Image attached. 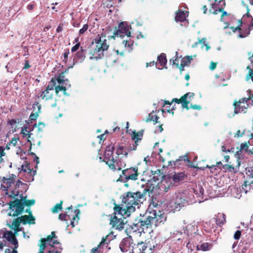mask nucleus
<instances>
[{
  "mask_svg": "<svg viewBox=\"0 0 253 253\" xmlns=\"http://www.w3.org/2000/svg\"><path fill=\"white\" fill-rule=\"evenodd\" d=\"M146 191L144 190L143 193L140 192H128L123 198L122 202L125 204L122 207L116 205L114 207V212L113 215H109L110 221H120L128 217L131 212L134 211L135 206L142 203L143 196L146 194Z\"/></svg>",
  "mask_w": 253,
  "mask_h": 253,
  "instance_id": "obj_1",
  "label": "nucleus"
},
{
  "mask_svg": "<svg viewBox=\"0 0 253 253\" xmlns=\"http://www.w3.org/2000/svg\"><path fill=\"white\" fill-rule=\"evenodd\" d=\"M24 185L20 180H16V176L10 174L6 177H3L1 180V189L5 192V194L8 198L16 199L18 196L22 199L23 198L20 193L19 188Z\"/></svg>",
  "mask_w": 253,
  "mask_h": 253,
  "instance_id": "obj_2",
  "label": "nucleus"
},
{
  "mask_svg": "<svg viewBox=\"0 0 253 253\" xmlns=\"http://www.w3.org/2000/svg\"><path fill=\"white\" fill-rule=\"evenodd\" d=\"M108 47L109 44L107 42L106 36L103 33L98 34L92 42L90 58L96 60L101 59L104 56L103 52Z\"/></svg>",
  "mask_w": 253,
  "mask_h": 253,
  "instance_id": "obj_3",
  "label": "nucleus"
},
{
  "mask_svg": "<svg viewBox=\"0 0 253 253\" xmlns=\"http://www.w3.org/2000/svg\"><path fill=\"white\" fill-rule=\"evenodd\" d=\"M186 200L185 199L184 195L181 193H176L172 197L169 205L171 208V211L174 212L175 211H179L180 209L184 206L186 203Z\"/></svg>",
  "mask_w": 253,
  "mask_h": 253,
  "instance_id": "obj_4",
  "label": "nucleus"
},
{
  "mask_svg": "<svg viewBox=\"0 0 253 253\" xmlns=\"http://www.w3.org/2000/svg\"><path fill=\"white\" fill-rule=\"evenodd\" d=\"M65 213H61L59 215V219L61 220L71 221H78L80 220L81 212L79 209L73 210L72 206L67 208Z\"/></svg>",
  "mask_w": 253,
  "mask_h": 253,
  "instance_id": "obj_5",
  "label": "nucleus"
},
{
  "mask_svg": "<svg viewBox=\"0 0 253 253\" xmlns=\"http://www.w3.org/2000/svg\"><path fill=\"white\" fill-rule=\"evenodd\" d=\"M248 97H244L239 101L236 102L234 103L235 106L234 113L238 114L239 113L244 112L245 113L249 106L248 101H249L252 97V91L251 90H248Z\"/></svg>",
  "mask_w": 253,
  "mask_h": 253,
  "instance_id": "obj_6",
  "label": "nucleus"
},
{
  "mask_svg": "<svg viewBox=\"0 0 253 253\" xmlns=\"http://www.w3.org/2000/svg\"><path fill=\"white\" fill-rule=\"evenodd\" d=\"M9 216H16L20 214L24 210V206L22 202V199L15 200L9 202Z\"/></svg>",
  "mask_w": 253,
  "mask_h": 253,
  "instance_id": "obj_7",
  "label": "nucleus"
},
{
  "mask_svg": "<svg viewBox=\"0 0 253 253\" xmlns=\"http://www.w3.org/2000/svg\"><path fill=\"white\" fill-rule=\"evenodd\" d=\"M135 245L133 242L132 237L128 236L122 240L119 247L122 252H129V253H131V252H133V247Z\"/></svg>",
  "mask_w": 253,
  "mask_h": 253,
  "instance_id": "obj_8",
  "label": "nucleus"
},
{
  "mask_svg": "<svg viewBox=\"0 0 253 253\" xmlns=\"http://www.w3.org/2000/svg\"><path fill=\"white\" fill-rule=\"evenodd\" d=\"M129 28L126 22H121L119 25L118 29L114 33L113 37H120L123 38L125 36H126L128 38L130 37L131 33Z\"/></svg>",
  "mask_w": 253,
  "mask_h": 253,
  "instance_id": "obj_9",
  "label": "nucleus"
},
{
  "mask_svg": "<svg viewBox=\"0 0 253 253\" xmlns=\"http://www.w3.org/2000/svg\"><path fill=\"white\" fill-rule=\"evenodd\" d=\"M193 59L192 56H187L183 57L181 60L180 65H179V59L177 57H175L170 60V62L172 63L176 68H178L180 71H183L185 66H187L191 62Z\"/></svg>",
  "mask_w": 253,
  "mask_h": 253,
  "instance_id": "obj_10",
  "label": "nucleus"
},
{
  "mask_svg": "<svg viewBox=\"0 0 253 253\" xmlns=\"http://www.w3.org/2000/svg\"><path fill=\"white\" fill-rule=\"evenodd\" d=\"M137 246L139 247V250L141 252V253H153L156 249H159V246L156 245H152L150 241L144 243L141 242L138 243Z\"/></svg>",
  "mask_w": 253,
  "mask_h": 253,
  "instance_id": "obj_11",
  "label": "nucleus"
},
{
  "mask_svg": "<svg viewBox=\"0 0 253 253\" xmlns=\"http://www.w3.org/2000/svg\"><path fill=\"white\" fill-rule=\"evenodd\" d=\"M138 168L134 167L123 170L121 177L124 176L126 180H136L138 179Z\"/></svg>",
  "mask_w": 253,
  "mask_h": 253,
  "instance_id": "obj_12",
  "label": "nucleus"
},
{
  "mask_svg": "<svg viewBox=\"0 0 253 253\" xmlns=\"http://www.w3.org/2000/svg\"><path fill=\"white\" fill-rule=\"evenodd\" d=\"M113 147H107L105 152V156L106 159V163L109 166V168L115 170L116 169L115 164L116 161L114 160L113 154Z\"/></svg>",
  "mask_w": 253,
  "mask_h": 253,
  "instance_id": "obj_13",
  "label": "nucleus"
},
{
  "mask_svg": "<svg viewBox=\"0 0 253 253\" xmlns=\"http://www.w3.org/2000/svg\"><path fill=\"white\" fill-rule=\"evenodd\" d=\"M194 94L191 92H188L183 95L180 99L175 98L173 100L177 103H181L183 108H186L188 110V104L191 101L192 98L193 97Z\"/></svg>",
  "mask_w": 253,
  "mask_h": 253,
  "instance_id": "obj_14",
  "label": "nucleus"
},
{
  "mask_svg": "<svg viewBox=\"0 0 253 253\" xmlns=\"http://www.w3.org/2000/svg\"><path fill=\"white\" fill-rule=\"evenodd\" d=\"M225 1L222 0H215L214 2L211 4L209 11L211 13L217 14L218 12L222 11L225 6Z\"/></svg>",
  "mask_w": 253,
  "mask_h": 253,
  "instance_id": "obj_15",
  "label": "nucleus"
},
{
  "mask_svg": "<svg viewBox=\"0 0 253 253\" xmlns=\"http://www.w3.org/2000/svg\"><path fill=\"white\" fill-rule=\"evenodd\" d=\"M26 212L28 213V215H22L18 217L14 221H34L36 218L33 215L30 210H27Z\"/></svg>",
  "mask_w": 253,
  "mask_h": 253,
  "instance_id": "obj_16",
  "label": "nucleus"
},
{
  "mask_svg": "<svg viewBox=\"0 0 253 253\" xmlns=\"http://www.w3.org/2000/svg\"><path fill=\"white\" fill-rule=\"evenodd\" d=\"M237 165L236 166H234L233 165L227 164L224 166L225 169L229 171V172H236L238 169L239 168L240 166V162L239 161V159L238 158L237 162Z\"/></svg>",
  "mask_w": 253,
  "mask_h": 253,
  "instance_id": "obj_17",
  "label": "nucleus"
},
{
  "mask_svg": "<svg viewBox=\"0 0 253 253\" xmlns=\"http://www.w3.org/2000/svg\"><path fill=\"white\" fill-rule=\"evenodd\" d=\"M140 228L142 229L141 232L150 233L153 231L152 224L153 222H140Z\"/></svg>",
  "mask_w": 253,
  "mask_h": 253,
  "instance_id": "obj_18",
  "label": "nucleus"
},
{
  "mask_svg": "<svg viewBox=\"0 0 253 253\" xmlns=\"http://www.w3.org/2000/svg\"><path fill=\"white\" fill-rule=\"evenodd\" d=\"M158 60L160 65L161 66V68L158 67V68L159 69H162L163 67H165L167 62L166 54L164 53H162L160 56L158 57Z\"/></svg>",
  "mask_w": 253,
  "mask_h": 253,
  "instance_id": "obj_19",
  "label": "nucleus"
},
{
  "mask_svg": "<svg viewBox=\"0 0 253 253\" xmlns=\"http://www.w3.org/2000/svg\"><path fill=\"white\" fill-rule=\"evenodd\" d=\"M39 97L46 101L52 99L53 94L50 91L45 90L42 92Z\"/></svg>",
  "mask_w": 253,
  "mask_h": 253,
  "instance_id": "obj_20",
  "label": "nucleus"
},
{
  "mask_svg": "<svg viewBox=\"0 0 253 253\" xmlns=\"http://www.w3.org/2000/svg\"><path fill=\"white\" fill-rule=\"evenodd\" d=\"M187 16V11H179L176 13L175 18L176 21H184Z\"/></svg>",
  "mask_w": 253,
  "mask_h": 253,
  "instance_id": "obj_21",
  "label": "nucleus"
},
{
  "mask_svg": "<svg viewBox=\"0 0 253 253\" xmlns=\"http://www.w3.org/2000/svg\"><path fill=\"white\" fill-rule=\"evenodd\" d=\"M171 178L165 179L163 180L160 185V188L164 189L165 192H167L170 185Z\"/></svg>",
  "mask_w": 253,
  "mask_h": 253,
  "instance_id": "obj_22",
  "label": "nucleus"
},
{
  "mask_svg": "<svg viewBox=\"0 0 253 253\" xmlns=\"http://www.w3.org/2000/svg\"><path fill=\"white\" fill-rule=\"evenodd\" d=\"M127 222H110V224H112V228L122 231L124 228V225Z\"/></svg>",
  "mask_w": 253,
  "mask_h": 253,
  "instance_id": "obj_23",
  "label": "nucleus"
},
{
  "mask_svg": "<svg viewBox=\"0 0 253 253\" xmlns=\"http://www.w3.org/2000/svg\"><path fill=\"white\" fill-rule=\"evenodd\" d=\"M241 192L242 190L240 188L233 187L231 189V194L232 196L237 199H240L241 197Z\"/></svg>",
  "mask_w": 253,
  "mask_h": 253,
  "instance_id": "obj_24",
  "label": "nucleus"
},
{
  "mask_svg": "<svg viewBox=\"0 0 253 253\" xmlns=\"http://www.w3.org/2000/svg\"><path fill=\"white\" fill-rule=\"evenodd\" d=\"M45 242L51 246V247H53L54 245H59L60 244L59 242L56 240H54L52 238V236L48 235L46 238H43Z\"/></svg>",
  "mask_w": 253,
  "mask_h": 253,
  "instance_id": "obj_25",
  "label": "nucleus"
},
{
  "mask_svg": "<svg viewBox=\"0 0 253 253\" xmlns=\"http://www.w3.org/2000/svg\"><path fill=\"white\" fill-rule=\"evenodd\" d=\"M36 170H34L33 169L28 171L26 173H25L24 175L25 178L27 179V182L33 181L34 180V176L36 174Z\"/></svg>",
  "mask_w": 253,
  "mask_h": 253,
  "instance_id": "obj_26",
  "label": "nucleus"
},
{
  "mask_svg": "<svg viewBox=\"0 0 253 253\" xmlns=\"http://www.w3.org/2000/svg\"><path fill=\"white\" fill-rule=\"evenodd\" d=\"M12 223V226H14L13 229L15 231V233H17L18 231H20L21 230V229L20 228L19 226L20 225V223L21 222H11ZM23 224H34L36 223V222H22Z\"/></svg>",
  "mask_w": 253,
  "mask_h": 253,
  "instance_id": "obj_27",
  "label": "nucleus"
},
{
  "mask_svg": "<svg viewBox=\"0 0 253 253\" xmlns=\"http://www.w3.org/2000/svg\"><path fill=\"white\" fill-rule=\"evenodd\" d=\"M108 236L109 235H106L105 237H103L101 239V241L99 244L98 245L97 247L92 249L91 250V253H97L98 249L100 248L101 246L105 244Z\"/></svg>",
  "mask_w": 253,
  "mask_h": 253,
  "instance_id": "obj_28",
  "label": "nucleus"
},
{
  "mask_svg": "<svg viewBox=\"0 0 253 253\" xmlns=\"http://www.w3.org/2000/svg\"><path fill=\"white\" fill-rule=\"evenodd\" d=\"M123 44L124 45L126 50L129 51L132 49L133 42L131 41L126 40L123 42Z\"/></svg>",
  "mask_w": 253,
  "mask_h": 253,
  "instance_id": "obj_29",
  "label": "nucleus"
},
{
  "mask_svg": "<svg viewBox=\"0 0 253 253\" xmlns=\"http://www.w3.org/2000/svg\"><path fill=\"white\" fill-rule=\"evenodd\" d=\"M184 177V174L183 173H178L175 174L172 178V181L174 183H178L180 180H182Z\"/></svg>",
  "mask_w": 253,
  "mask_h": 253,
  "instance_id": "obj_30",
  "label": "nucleus"
},
{
  "mask_svg": "<svg viewBox=\"0 0 253 253\" xmlns=\"http://www.w3.org/2000/svg\"><path fill=\"white\" fill-rule=\"evenodd\" d=\"M19 141L18 138L14 137L6 146L5 148L9 150L11 147H15Z\"/></svg>",
  "mask_w": 253,
  "mask_h": 253,
  "instance_id": "obj_31",
  "label": "nucleus"
},
{
  "mask_svg": "<svg viewBox=\"0 0 253 253\" xmlns=\"http://www.w3.org/2000/svg\"><path fill=\"white\" fill-rule=\"evenodd\" d=\"M131 225H128L130 226V228L132 230L133 232H137V231L139 232H141L140 231L139 228H140V222H131Z\"/></svg>",
  "mask_w": 253,
  "mask_h": 253,
  "instance_id": "obj_32",
  "label": "nucleus"
},
{
  "mask_svg": "<svg viewBox=\"0 0 253 253\" xmlns=\"http://www.w3.org/2000/svg\"><path fill=\"white\" fill-rule=\"evenodd\" d=\"M247 69L249 70V73L246 77V80L248 81L251 79L253 82V65L252 66H248Z\"/></svg>",
  "mask_w": 253,
  "mask_h": 253,
  "instance_id": "obj_33",
  "label": "nucleus"
},
{
  "mask_svg": "<svg viewBox=\"0 0 253 253\" xmlns=\"http://www.w3.org/2000/svg\"><path fill=\"white\" fill-rule=\"evenodd\" d=\"M63 201H61L59 203L56 204L52 209L51 211L53 213H57L62 209Z\"/></svg>",
  "mask_w": 253,
  "mask_h": 253,
  "instance_id": "obj_34",
  "label": "nucleus"
},
{
  "mask_svg": "<svg viewBox=\"0 0 253 253\" xmlns=\"http://www.w3.org/2000/svg\"><path fill=\"white\" fill-rule=\"evenodd\" d=\"M56 85V80L54 79H51L50 82L49 83V84L47 86L45 90L51 91H53L54 89H55V87Z\"/></svg>",
  "mask_w": 253,
  "mask_h": 253,
  "instance_id": "obj_35",
  "label": "nucleus"
},
{
  "mask_svg": "<svg viewBox=\"0 0 253 253\" xmlns=\"http://www.w3.org/2000/svg\"><path fill=\"white\" fill-rule=\"evenodd\" d=\"M215 221H225L226 216L223 213H218L215 215Z\"/></svg>",
  "mask_w": 253,
  "mask_h": 253,
  "instance_id": "obj_36",
  "label": "nucleus"
},
{
  "mask_svg": "<svg viewBox=\"0 0 253 253\" xmlns=\"http://www.w3.org/2000/svg\"><path fill=\"white\" fill-rule=\"evenodd\" d=\"M143 135V133L141 131L138 132L137 133H133V136H132V139L134 140L135 143H136V142L138 140H140L141 139V138Z\"/></svg>",
  "mask_w": 253,
  "mask_h": 253,
  "instance_id": "obj_37",
  "label": "nucleus"
},
{
  "mask_svg": "<svg viewBox=\"0 0 253 253\" xmlns=\"http://www.w3.org/2000/svg\"><path fill=\"white\" fill-rule=\"evenodd\" d=\"M41 242L40 244L39 245L40 246V250L39 253H44V250H45L46 248V244H47L45 241L43 240V239L41 238L40 240Z\"/></svg>",
  "mask_w": 253,
  "mask_h": 253,
  "instance_id": "obj_38",
  "label": "nucleus"
},
{
  "mask_svg": "<svg viewBox=\"0 0 253 253\" xmlns=\"http://www.w3.org/2000/svg\"><path fill=\"white\" fill-rule=\"evenodd\" d=\"M212 245L209 243H204L200 245V249L203 251H208L210 250Z\"/></svg>",
  "mask_w": 253,
  "mask_h": 253,
  "instance_id": "obj_39",
  "label": "nucleus"
},
{
  "mask_svg": "<svg viewBox=\"0 0 253 253\" xmlns=\"http://www.w3.org/2000/svg\"><path fill=\"white\" fill-rule=\"evenodd\" d=\"M33 169H31L30 168L29 164H27L26 165H22L21 166V170L20 171V173H22V172L24 173H26L28 171H31L33 170Z\"/></svg>",
  "mask_w": 253,
  "mask_h": 253,
  "instance_id": "obj_40",
  "label": "nucleus"
},
{
  "mask_svg": "<svg viewBox=\"0 0 253 253\" xmlns=\"http://www.w3.org/2000/svg\"><path fill=\"white\" fill-rule=\"evenodd\" d=\"M55 90L56 94H58L59 91H62L64 95H68L66 92V88L64 86L60 85L56 86L55 87Z\"/></svg>",
  "mask_w": 253,
  "mask_h": 253,
  "instance_id": "obj_41",
  "label": "nucleus"
},
{
  "mask_svg": "<svg viewBox=\"0 0 253 253\" xmlns=\"http://www.w3.org/2000/svg\"><path fill=\"white\" fill-rule=\"evenodd\" d=\"M22 201H23L22 204L23 205H24L28 206L34 205L35 203V201L34 200H26L25 198H24V199H22Z\"/></svg>",
  "mask_w": 253,
  "mask_h": 253,
  "instance_id": "obj_42",
  "label": "nucleus"
},
{
  "mask_svg": "<svg viewBox=\"0 0 253 253\" xmlns=\"http://www.w3.org/2000/svg\"><path fill=\"white\" fill-rule=\"evenodd\" d=\"M21 133L23 135V136L28 135V137H30V135L31 134V133H30L29 130H28L27 127L25 126H24L22 128Z\"/></svg>",
  "mask_w": 253,
  "mask_h": 253,
  "instance_id": "obj_43",
  "label": "nucleus"
},
{
  "mask_svg": "<svg viewBox=\"0 0 253 253\" xmlns=\"http://www.w3.org/2000/svg\"><path fill=\"white\" fill-rule=\"evenodd\" d=\"M159 118L157 115L150 114L149 116V118L147 120V121H153L155 123H157L158 122V120Z\"/></svg>",
  "mask_w": 253,
  "mask_h": 253,
  "instance_id": "obj_44",
  "label": "nucleus"
},
{
  "mask_svg": "<svg viewBox=\"0 0 253 253\" xmlns=\"http://www.w3.org/2000/svg\"><path fill=\"white\" fill-rule=\"evenodd\" d=\"M249 143H248L247 142L242 143L240 145V151H243L247 152L248 149L249 148V144H248Z\"/></svg>",
  "mask_w": 253,
  "mask_h": 253,
  "instance_id": "obj_45",
  "label": "nucleus"
},
{
  "mask_svg": "<svg viewBox=\"0 0 253 253\" xmlns=\"http://www.w3.org/2000/svg\"><path fill=\"white\" fill-rule=\"evenodd\" d=\"M123 149L124 147L123 146H119L118 148L117 149V154L118 155L121 154H124L126 156L127 155V153L126 152H125V153H124Z\"/></svg>",
  "mask_w": 253,
  "mask_h": 253,
  "instance_id": "obj_46",
  "label": "nucleus"
},
{
  "mask_svg": "<svg viewBox=\"0 0 253 253\" xmlns=\"http://www.w3.org/2000/svg\"><path fill=\"white\" fill-rule=\"evenodd\" d=\"M44 124L43 123H39L37 125L35 124L34 126L38 128L39 132H42L43 128L44 127Z\"/></svg>",
  "mask_w": 253,
  "mask_h": 253,
  "instance_id": "obj_47",
  "label": "nucleus"
},
{
  "mask_svg": "<svg viewBox=\"0 0 253 253\" xmlns=\"http://www.w3.org/2000/svg\"><path fill=\"white\" fill-rule=\"evenodd\" d=\"M15 236L12 233V232L9 231L8 232L7 234L6 239L8 241L10 242L12 240H14V239H15Z\"/></svg>",
  "mask_w": 253,
  "mask_h": 253,
  "instance_id": "obj_48",
  "label": "nucleus"
},
{
  "mask_svg": "<svg viewBox=\"0 0 253 253\" xmlns=\"http://www.w3.org/2000/svg\"><path fill=\"white\" fill-rule=\"evenodd\" d=\"M238 26L236 27V28H234V27H231L230 29L233 30V32H235L236 30H241V27L242 25V22L241 20H239Z\"/></svg>",
  "mask_w": 253,
  "mask_h": 253,
  "instance_id": "obj_49",
  "label": "nucleus"
},
{
  "mask_svg": "<svg viewBox=\"0 0 253 253\" xmlns=\"http://www.w3.org/2000/svg\"><path fill=\"white\" fill-rule=\"evenodd\" d=\"M88 25L87 24H84V25L82 29H81L79 31V34L80 35H82L84 33L85 31H87L88 29Z\"/></svg>",
  "mask_w": 253,
  "mask_h": 253,
  "instance_id": "obj_50",
  "label": "nucleus"
},
{
  "mask_svg": "<svg viewBox=\"0 0 253 253\" xmlns=\"http://www.w3.org/2000/svg\"><path fill=\"white\" fill-rule=\"evenodd\" d=\"M241 236V232L239 230L236 231L234 235V238L236 240H239Z\"/></svg>",
  "mask_w": 253,
  "mask_h": 253,
  "instance_id": "obj_51",
  "label": "nucleus"
},
{
  "mask_svg": "<svg viewBox=\"0 0 253 253\" xmlns=\"http://www.w3.org/2000/svg\"><path fill=\"white\" fill-rule=\"evenodd\" d=\"M17 248H14L12 252L10 249H6L5 251V253H18V251H17Z\"/></svg>",
  "mask_w": 253,
  "mask_h": 253,
  "instance_id": "obj_52",
  "label": "nucleus"
},
{
  "mask_svg": "<svg viewBox=\"0 0 253 253\" xmlns=\"http://www.w3.org/2000/svg\"><path fill=\"white\" fill-rule=\"evenodd\" d=\"M10 242L12 245L14 246V248H17L18 247V241L17 240L16 238H15V239H14V240L10 241Z\"/></svg>",
  "mask_w": 253,
  "mask_h": 253,
  "instance_id": "obj_53",
  "label": "nucleus"
},
{
  "mask_svg": "<svg viewBox=\"0 0 253 253\" xmlns=\"http://www.w3.org/2000/svg\"><path fill=\"white\" fill-rule=\"evenodd\" d=\"M206 40H207V39L206 38H204L202 39H199L198 42H196L195 43V44H196V45H197L198 43H200V44L203 43L204 45V44L206 43Z\"/></svg>",
  "mask_w": 253,
  "mask_h": 253,
  "instance_id": "obj_54",
  "label": "nucleus"
},
{
  "mask_svg": "<svg viewBox=\"0 0 253 253\" xmlns=\"http://www.w3.org/2000/svg\"><path fill=\"white\" fill-rule=\"evenodd\" d=\"M216 65H217L216 63L213 62L212 61L211 62L210 66V69L212 71L214 70L216 68Z\"/></svg>",
  "mask_w": 253,
  "mask_h": 253,
  "instance_id": "obj_55",
  "label": "nucleus"
},
{
  "mask_svg": "<svg viewBox=\"0 0 253 253\" xmlns=\"http://www.w3.org/2000/svg\"><path fill=\"white\" fill-rule=\"evenodd\" d=\"M80 45V43H77L76 45L72 47L71 49V51L75 52L77 51L79 48Z\"/></svg>",
  "mask_w": 253,
  "mask_h": 253,
  "instance_id": "obj_56",
  "label": "nucleus"
},
{
  "mask_svg": "<svg viewBox=\"0 0 253 253\" xmlns=\"http://www.w3.org/2000/svg\"><path fill=\"white\" fill-rule=\"evenodd\" d=\"M4 150V148L2 146H0V158H2V157L5 156V153Z\"/></svg>",
  "mask_w": 253,
  "mask_h": 253,
  "instance_id": "obj_57",
  "label": "nucleus"
},
{
  "mask_svg": "<svg viewBox=\"0 0 253 253\" xmlns=\"http://www.w3.org/2000/svg\"><path fill=\"white\" fill-rule=\"evenodd\" d=\"M151 159V158L149 156H147L146 157L144 158V161L145 162V163L147 165H150Z\"/></svg>",
  "mask_w": 253,
  "mask_h": 253,
  "instance_id": "obj_58",
  "label": "nucleus"
},
{
  "mask_svg": "<svg viewBox=\"0 0 253 253\" xmlns=\"http://www.w3.org/2000/svg\"><path fill=\"white\" fill-rule=\"evenodd\" d=\"M253 18L252 17L251 22L250 24V25L249 26L248 28L249 31L248 32L247 35H249L250 34V31L253 29Z\"/></svg>",
  "mask_w": 253,
  "mask_h": 253,
  "instance_id": "obj_59",
  "label": "nucleus"
},
{
  "mask_svg": "<svg viewBox=\"0 0 253 253\" xmlns=\"http://www.w3.org/2000/svg\"><path fill=\"white\" fill-rule=\"evenodd\" d=\"M64 77L60 76L57 79V82L59 84H63L65 82L64 79H63Z\"/></svg>",
  "mask_w": 253,
  "mask_h": 253,
  "instance_id": "obj_60",
  "label": "nucleus"
},
{
  "mask_svg": "<svg viewBox=\"0 0 253 253\" xmlns=\"http://www.w3.org/2000/svg\"><path fill=\"white\" fill-rule=\"evenodd\" d=\"M75 222H70L69 224H68L67 225V230H70L71 228H72L74 227L75 226Z\"/></svg>",
  "mask_w": 253,
  "mask_h": 253,
  "instance_id": "obj_61",
  "label": "nucleus"
},
{
  "mask_svg": "<svg viewBox=\"0 0 253 253\" xmlns=\"http://www.w3.org/2000/svg\"><path fill=\"white\" fill-rule=\"evenodd\" d=\"M190 108L196 110H200L201 109V107L200 105L193 104L190 105Z\"/></svg>",
  "mask_w": 253,
  "mask_h": 253,
  "instance_id": "obj_62",
  "label": "nucleus"
},
{
  "mask_svg": "<svg viewBox=\"0 0 253 253\" xmlns=\"http://www.w3.org/2000/svg\"><path fill=\"white\" fill-rule=\"evenodd\" d=\"M35 6V5L34 3H30L27 5V8L29 10H31L34 8Z\"/></svg>",
  "mask_w": 253,
  "mask_h": 253,
  "instance_id": "obj_63",
  "label": "nucleus"
},
{
  "mask_svg": "<svg viewBox=\"0 0 253 253\" xmlns=\"http://www.w3.org/2000/svg\"><path fill=\"white\" fill-rule=\"evenodd\" d=\"M77 56L81 59H84V54L82 53V52H80V51H78L77 53Z\"/></svg>",
  "mask_w": 253,
  "mask_h": 253,
  "instance_id": "obj_64",
  "label": "nucleus"
}]
</instances>
